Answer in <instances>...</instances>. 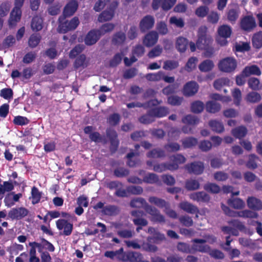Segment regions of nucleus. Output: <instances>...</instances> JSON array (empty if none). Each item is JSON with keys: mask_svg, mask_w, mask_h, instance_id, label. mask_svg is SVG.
<instances>
[{"mask_svg": "<svg viewBox=\"0 0 262 262\" xmlns=\"http://www.w3.org/2000/svg\"><path fill=\"white\" fill-rule=\"evenodd\" d=\"M212 42V37L207 34L206 28H200L198 31L196 47L199 49L205 51V55L206 57H210L213 53V49L211 47Z\"/></svg>", "mask_w": 262, "mask_h": 262, "instance_id": "obj_1", "label": "nucleus"}, {"mask_svg": "<svg viewBox=\"0 0 262 262\" xmlns=\"http://www.w3.org/2000/svg\"><path fill=\"white\" fill-rule=\"evenodd\" d=\"M66 17L64 16H60L58 18V30L59 33H66L68 31L74 30L79 24L80 22L78 17L75 16L70 21L66 20Z\"/></svg>", "mask_w": 262, "mask_h": 262, "instance_id": "obj_2", "label": "nucleus"}, {"mask_svg": "<svg viewBox=\"0 0 262 262\" xmlns=\"http://www.w3.org/2000/svg\"><path fill=\"white\" fill-rule=\"evenodd\" d=\"M25 0H15L14 7L10 13V17L8 20L10 27H13L16 25L21 18V10Z\"/></svg>", "mask_w": 262, "mask_h": 262, "instance_id": "obj_3", "label": "nucleus"}, {"mask_svg": "<svg viewBox=\"0 0 262 262\" xmlns=\"http://www.w3.org/2000/svg\"><path fill=\"white\" fill-rule=\"evenodd\" d=\"M218 66L220 71L226 73H231L236 69L237 62L234 58L228 57L221 60Z\"/></svg>", "mask_w": 262, "mask_h": 262, "instance_id": "obj_4", "label": "nucleus"}, {"mask_svg": "<svg viewBox=\"0 0 262 262\" xmlns=\"http://www.w3.org/2000/svg\"><path fill=\"white\" fill-rule=\"evenodd\" d=\"M155 19L154 16L146 15L143 16L139 24L140 31L142 33H145L151 30L154 27Z\"/></svg>", "mask_w": 262, "mask_h": 262, "instance_id": "obj_5", "label": "nucleus"}, {"mask_svg": "<svg viewBox=\"0 0 262 262\" xmlns=\"http://www.w3.org/2000/svg\"><path fill=\"white\" fill-rule=\"evenodd\" d=\"M119 3L117 1L113 2L110 5L108 10L102 12L99 15L98 20L99 22H104L110 20L114 17L115 11L118 6Z\"/></svg>", "mask_w": 262, "mask_h": 262, "instance_id": "obj_6", "label": "nucleus"}, {"mask_svg": "<svg viewBox=\"0 0 262 262\" xmlns=\"http://www.w3.org/2000/svg\"><path fill=\"white\" fill-rule=\"evenodd\" d=\"M29 210L25 207L12 208L8 212V216L12 220H20L27 216Z\"/></svg>", "mask_w": 262, "mask_h": 262, "instance_id": "obj_7", "label": "nucleus"}, {"mask_svg": "<svg viewBox=\"0 0 262 262\" xmlns=\"http://www.w3.org/2000/svg\"><path fill=\"white\" fill-rule=\"evenodd\" d=\"M146 212L151 215V222L158 223L165 222L164 216L161 214L160 211L155 207L147 206Z\"/></svg>", "mask_w": 262, "mask_h": 262, "instance_id": "obj_8", "label": "nucleus"}, {"mask_svg": "<svg viewBox=\"0 0 262 262\" xmlns=\"http://www.w3.org/2000/svg\"><path fill=\"white\" fill-rule=\"evenodd\" d=\"M106 133L110 141V151L114 154L117 150L119 144L117 133L114 129H107Z\"/></svg>", "mask_w": 262, "mask_h": 262, "instance_id": "obj_9", "label": "nucleus"}, {"mask_svg": "<svg viewBox=\"0 0 262 262\" xmlns=\"http://www.w3.org/2000/svg\"><path fill=\"white\" fill-rule=\"evenodd\" d=\"M185 168L188 173L199 175L202 174L204 170V165L202 162L195 161L185 165Z\"/></svg>", "mask_w": 262, "mask_h": 262, "instance_id": "obj_10", "label": "nucleus"}, {"mask_svg": "<svg viewBox=\"0 0 262 262\" xmlns=\"http://www.w3.org/2000/svg\"><path fill=\"white\" fill-rule=\"evenodd\" d=\"M132 216L134 217L132 221L136 226H146L148 225V221L142 217L145 215L143 211L139 210H133L130 212Z\"/></svg>", "mask_w": 262, "mask_h": 262, "instance_id": "obj_11", "label": "nucleus"}, {"mask_svg": "<svg viewBox=\"0 0 262 262\" xmlns=\"http://www.w3.org/2000/svg\"><path fill=\"white\" fill-rule=\"evenodd\" d=\"M56 225L59 230L63 229L62 234L65 236H69L71 234L73 225L72 223H69L68 220L64 219H59L56 221Z\"/></svg>", "mask_w": 262, "mask_h": 262, "instance_id": "obj_12", "label": "nucleus"}, {"mask_svg": "<svg viewBox=\"0 0 262 262\" xmlns=\"http://www.w3.org/2000/svg\"><path fill=\"white\" fill-rule=\"evenodd\" d=\"M192 242L193 244L191 247L192 251L207 253L210 250V246L205 244L206 241L204 239L194 238L192 240Z\"/></svg>", "mask_w": 262, "mask_h": 262, "instance_id": "obj_13", "label": "nucleus"}, {"mask_svg": "<svg viewBox=\"0 0 262 262\" xmlns=\"http://www.w3.org/2000/svg\"><path fill=\"white\" fill-rule=\"evenodd\" d=\"M95 128L92 126H86L83 129L84 134L89 135L91 141L95 143L101 142L105 140L103 137L98 132H93Z\"/></svg>", "mask_w": 262, "mask_h": 262, "instance_id": "obj_14", "label": "nucleus"}, {"mask_svg": "<svg viewBox=\"0 0 262 262\" xmlns=\"http://www.w3.org/2000/svg\"><path fill=\"white\" fill-rule=\"evenodd\" d=\"M256 26L255 19L252 15L245 16L241 21V27L244 31H250Z\"/></svg>", "mask_w": 262, "mask_h": 262, "instance_id": "obj_15", "label": "nucleus"}, {"mask_svg": "<svg viewBox=\"0 0 262 262\" xmlns=\"http://www.w3.org/2000/svg\"><path fill=\"white\" fill-rule=\"evenodd\" d=\"M199 84L196 82L191 81L187 82L184 86L183 93L186 97H190L194 95L198 91Z\"/></svg>", "mask_w": 262, "mask_h": 262, "instance_id": "obj_16", "label": "nucleus"}, {"mask_svg": "<svg viewBox=\"0 0 262 262\" xmlns=\"http://www.w3.org/2000/svg\"><path fill=\"white\" fill-rule=\"evenodd\" d=\"M159 35L157 31H151L148 32L143 39V43L146 47H151L156 44Z\"/></svg>", "mask_w": 262, "mask_h": 262, "instance_id": "obj_17", "label": "nucleus"}, {"mask_svg": "<svg viewBox=\"0 0 262 262\" xmlns=\"http://www.w3.org/2000/svg\"><path fill=\"white\" fill-rule=\"evenodd\" d=\"M101 34L97 29H93L90 31L84 38V42L88 46H92L96 43L101 37Z\"/></svg>", "mask_w": 262, "mask_h": 262, "instance_id": "obj_18", "label": "nucleus"}, {"mask_svg": "<svg viewBox=\"0 0 262 262\" xmlns=\"http://www.w3.org/2000/svg\"><path fill=\"white\" fill-rule=\"evenodd\" d=\"M147 232L152 235V236L149 237V241H153L155 243H158L165 239L163 234L161 233L157 229L152 227H149L148 228Z\"/></svg>", "mask_w": 262, "mask_h": 262, "instance_id": "obj_19", "label": "nucleus"}, {"mask_svg": "<svg viewBox=\"0 0 262 262\" xmlns=\"http://www.w3.org/2000/svg\"><path fill=\"white\" fill-rule=\"evenodd\" d=\"M78 7V3L76 1H71L64 7L62 16L70 17L77 11Z\"/></svg>", "mask_w": 262, "mask_h": 262, "instance_id": "obj_20", "label": "nucleus"}, {"mask_svg": "<svg viewBox=\"0 0 262 262\" xmlns=\"http://www.w3.org/2000/svg\"><path fill=\"white\" fill-rule=\"evenodd\" d=\"M178 169L177 164H171L169 163H157L154 165L152 169L157 172H162L166 170H176Z\"/></svg>", "mask_w": 262, "mask_h": 262, "instance_id": "obj_21", "label": "nucleus"}, {"mask_svg": "<svg viewBox=\"0 0 262 262\" xmlns=\"http://www.w3.org/2000/svg\"><path fill=\"white\" fill-rule=\"evenodd\" d=\"M247 203L248 207L254 211H259L262 209L261 201L255 197H249Z\"/></svg>", "mask_w": 262, "mask_h": 262, "instance_id": "obj_22", "label": "nucleus"}, {"mask_svg": "<svg viewBox=\"0 0 262 262\" xmlns=\"http://www.w3.org/2000/svg\"><path fill=\"white\" fill-rule=\"evenodd\" d=\"M190 198L193 201L203 203H207L210 200L209 194L204 191L192 193L190 195Z\"/></svg>", "mask_w": 262, "mask_h": 262, "instance_id": "obj_23", "label": "nucleus"}, {"mask_svg": "<svg viewBox=\"0 0 262 262\" xmlns=\"http://www.w3.org/2000/svg\"><path fill=\"white\" fill-rule=\"evenodd\" d=\"M120 212V208L114 205H108L104 206L102 212L103 214L109 216H114L119 214Z\"/></svg>", "mask_w": 262, "mask_h": 262, "instance_id": "obj_24", "label": "nucleus"}, {"mask_svg": "<svg viewBox=\"0 0 262 262\" xmlns=\"http://www.w3.org/2000/svg\"><path fill=\"white\" fill-rule=\"evenodd\" d=\"M148 201L150 204H154L160 208L167 209L169 207V204L167 202L157 196H150L148 198Z\"/></svg>", "mask_w": 262, "mask_h": 262, "instance_id": "obj_25", "label": "nucleus"}, {"mask_svg": "<svg viewBox=\"0 0 262 262\" xmlns=\"http://www.w3.org/2000/svg\"><path fill=\"white\" fill-rule=\"evenodd\" d=\"M243 74L246 77H249L251 75L260 76L261 74L259 68L256 65H252L250 66H246L243 70Z\"/></svg>", "mask_w": 262, "mask_h": 262, "instance_id": "obj_26", "label": "nucleus"}, {"mask_svg": "<svg viewBox=\"0 0 262 262\" xmlns=\"http://www.w3.org/2000/svg\"><path fill=\"white\" fill-rule=\"evenodd\" d=\"M125 40V34L122 31H119L113 35L112 39V43L115 46H121L124 43Z\"/></svg>", "mask_w": 262, "mask_h": 262, "instance_id": "obj_27", "label": "nucleus"}, {"mask_svg": "<svg viewBox=\"0 0 262 262\" xmlns=\"http://www.w3.org/2000/svg\"><path fill=\"white\" fill-rule=\"evenodd\" d=\"M130 206L133 208H143L146 211L147 206H150L142 198H137L132 199L130 202Z\"/></svg>", "mask_w": 262, "mask_h": 262, "instance_id": "obj_28", "label": "nucleus"}, {"mask_svg": "<svg viewBox=\"0 0 262 262\" xmlns=\"http://www.w3.org/2000/svg\"><path fill=\"white\" fill-rule=\"evenodd\" d=\"M74 67L76 69H78L80 68L84 69L88 67V61H86V56L83 54H80L78 56L74 62Z\"/></svg>", "mask_w": 262, "mask_h": 262, "instance_id": "obj_29", "label": "nucleus"}, {"mask_svg": "<svg viewBox=\"0 0 262 262\" xmlns=\"http://www.w3.org/2000/svg\"><path fill=\"white\" fill-rule=\"evenodd\" d=\"M188 45V40L183 37H179L177 38L176 47L177 50L180 53H184L186 51Z\"/></svg>", "mask_w": 262, "mask_h": 262, "instance_id": "obj_30", "label": "nucleus"}, {"mask_svg": "<svg viewBox=\"0 0 262 262\" xmlns=\"http://www.w3.org/2000/svg\"><path fill=\"white\" fill-rule=\"evenodd\" d=\"M219 36L222 38H229L232 33L231 28L227 25L220 26L217 29Z\"/></svg>", "mask_w": 262, "mask_h": 262, "instance_id": "obj_31", "label": "nucleus"}, {"mask_svg": "<svg viewBox=\"0 0 262 262\" xmlns=\"http://www.w3.org/2000/svg\"><path fill=\"white\" fill-rule=\"evenodd\" d=\"M179 206L180 208L184 211L191 214H194L199 212V209L196 206L187 202L181 203Z\"/></svg>", "mask_w": 262, "mask_h": 262, "instance_id": "obj_32", "label": "nucleus"}, {"mask_svg": "<svg viewBox=\"0 0 262 262\" xmlns=\"http://www.w3.org/2000/svg\"><path fill=\"white\" fill-rule=\"evenodd\" d=\"M228 205L236 209H241L245 206L244 202L239 198H232L227 201Z\"/></svg>", "mask_w": 262, "mask_h": 262, "instance_id": "obj_33", "label": "nucleus"}, {"mask_svg": "<svg viewBox=\"0 0 262 262\" xmlns=\"http://www.w3.org/2000/svg\"><path fill=\"white\" fill-rule=\"evenodd\" d=\"M214 66L213 62L211 60L206 59L199 65V69L202 72H208L213 69Z\"/></svg>", "mask_w": 262, "mask_h": 262, "instance_id": "obj_34", "label": "nucleus"}, {"mask_svg": "<svg viewBox=\"0 0 262 262\" xmlns=\"http://www.w3.org/2000/svg\"><path fill=\"white\" fill-rule=\"evenodd\" d=\"M151 113L155 117L161 118L166 116L169 113V110L166 107L160 106L151 109Z\"/></svg>", "mask_w": 262, "mask_h": 262, "instance_id": "obj_35", "label": "nucleus"}, {"mask_svg": "<svg viewBox=\"0 0 262 262\" xmlns=\"http://www.w3.org/2000/svg\"><path fill=\"white\" fill-rule=\"evenodd\" d=\"M41 36L39 33H33L29 38L28 46L31 48H36L40 43Z\"/></svg>", "mask_w": 262, "mask_h": 262, "instance_id": "obj_36", "label": "nucleus"}, {"mask_svg": "<svg viewBox=\"0 0 262 262\" xmlns=\"http://www.w3.org/2000/svg\"><path fill=\"white\" fill-rule=\"evenodd\" d=\"M253 47L259 49L262 47V32L259 31L255 33L252 38Z\"/></svg>", "mask_w": 262, "mask_h": 262, "instance_id": "obj_37", "label": "nucleus"}, {"mask_svg": "<svg viewBox=\"0 0 262 262\" xmlns=\"http://www.w3.org/2000/svg\"><path fill=\"white\" fill-rule=\"evenodd\" d=\"M31 203L33 205L38 203L42 196V192L39 191L36 186L32 187L31 189Z\"/></svg>", "mask_w": 262, "mask_h": 262, "instance_id": "obj_38", "label": "nucleus"}, {"mask_svg": "<svg viewBox=\"0 0 262 262\" xmlns=\"http://www.w3.org/2000/svg\"><path fill=\"white\" fill-rule=\"evenodd\" d=\"M221 109V105L214 101H209L206 104V111L211 113H215Z\"/></svg>", "mask_w": 262, "mask_h": 262, "instance_id": "obj_39", "label": "nucleus"}, {"mask_svg": "<svg viewBox=\"0 0 262 262\" xmlns=\"http://www.w3.org/2000/svg\"><path fill=\"white\" fill-rule=\"evenodd\" d=\"M247 133V129L246 127L240 126L232 130V134L236 138L241 139L244 137Z\"/></svg>", "mask_w": 262, "mask_h": 262, "instance_id": "obj_40", "label": "nucleus"}, {"mask_svg": "<svg viewBox=\"0 0 262 262\" xmlns=\"http://www.w3.org/2000/svg\"><path fill=\"white\" fill-rule=\"evenodd\" d=\"M209 125L213 132L217 133H221L224 130L223 123L215 120H210L209 122Z\"/></svg>", "mask_w": 262, "mask_h": 262, "instance_id": "obj_41", "label": "nucleus"}, {"mask_svg": "<svg viewBox=\"0 0 262 262\" xmlns=\"http://www.w3.org/2000/svg\"><path fill=\"white\" fill-rule=\"evenodd\" d=\"M43 20L41 18L38 16L33 17L32 19L31 27L34 31H38L42 28Z\"/></svg>", "mask_w": 262, "mask_h": 262, "instance_id": "obj_42", "label": "nucleus"}, {"mask_svg": "<svg viewBox=\"0 0 262 262\" xmlns=\"http://www.w3.org/2000/svg\"><path fill=\"white\" fill-rule=\"evenodd\" d=\"M146 156L149 158H160L165 156V151L161 148H154L148 151Z\"/></svg>", "mask_w": 262, "mask_h": 262, "instance_id": "obj_43", "label": "nucleus"}, {"mask_svg": "<svg viewBox=\"0 0 262 262\" xmlns=\"http://www.w3.org/2000/svg\"><path fill=\"white\" fill-rule=\"evenodd\" d=\"M199 119L195 116L192 115H187L184 116L182 121L183 123L189 125H195L199 123Z\"/></svg>", "mask_w": 262, "mask_h": 262, "instance_id": "obj_44", "label": "nucleus"}, {"mask_svg": "<svg viewBox=\"0 0 262 262\" xmlns=\"http://www.w3.org/2000/svg\"><path fill=\"white\" fill-rule=\"evenodd\" d=\"M204 189L206 191L213 194L219 193L221 191V188L217 184L210 182L204 185Z\"/></svg>", "mask_w": 262, "mask_h": 262, "instance_id": "obj_45", "label": "nucleus"}, {"mask_svg": "<svg viewBox=\"0 0 262 262\" xmlns=\"http://www.w3.org/2000/svg\"><path fill=\"white\" fill-rule=\"evenodd\" d=\"M248 86L253 91H257L261 89L262 85H260L259 80L255 77H251L248 80Z\"/></svg>", "mask_w": 262, "mask_h": 262, "instance_id": "obj_46", "label": "nucleus"}, {"mask_svg": "<svg viewBox=\"0 0 262 262\" xmlns=\"http://www.w3.org/2000/svg\"><path fill=\"white\" fill-rule=\"evenodd\" d=\"M237 216L242 217L244 218H252L256 219L258 216L257 212L250 210H244L238 211Z\"/></svg>", "mask_w": 262, "mask_h": 262, "instance_id": "obj_47", "label": "nucleus"}, {"mask_svg": "<svg viewBox=\"0 0 262 262\" xmlns=\"http://www.w3.org/2000/svg\"><path fill=\"white\" fill-rule=\"evenodd\" d=\"M14 189V186L11 182L4 181L3 184L0 183V196L3 197L6 192H9Z\"/></svg>", "mask_w": 262, "mask_h": 262, "instance_id": "obj_48", "label": "nucleus"}, {"mask_svg": "<svg viewBox=\"0 0 262 262\" xmlns=\"http://www.w3.org/2000/svg\"><path fill=\"white\" fill-rule=\"evenodd\" d=\"M259 160L258 156L255 154H251L249 156V160L246 164V167L250 169H255L257 167L256 161Z\"/></svg>", "mask_w": 262, "mask_h": 262, "instance_id": "obj_49", "label": "nucleus"}, {"mask_svg": "<svg viewBox=\"0 0 262 262\" xmlns=\"http://www.w3.org/2000/svg\"><path fill=\"white\" fill-rule=\"evenodd\" d=\"M198 140L194 137H188L182 141V145L185 148H191L198 144Z\"/></svg>", "mask_w": 262, "mask_h": 262, "instance_id": "obj_50", "label": "nucleus"}, {"mask_svg": "<svg viewBox=\"0 0 262 262\" xmlns=\"http://www.w3.org/2000/svg\"><path fill=\"white\" fill-rule=\"evenodd\" d=\"M185 188L189 191L197 190L200 188V183L196 180H187L185 182Z\"/></svg>", "mask_w": 262, "mask_h": 262, "instance_id": "obj_51", "label": "nucleus"}, {"mask_svg": "<svg viewBox=\"0 0 262 262\" xmlns=\"http://www.w3.org/2000/svg\"><path fill=\"white\" fill-rule=\"evenodd\" d=\"M155 117L151 113V110L148 111V113L142 115L139 118V121L143 124H147L152 123L155 121Z\"/></svg>", "mask_w": 262, "mask_h": 262, "instance_id": "obj_52", "label": "nucleus"}, {"mask_svg": "<svg viewBox=\"0 0 262 262\" xmlns=\"http://www.w3.org/2000/svg\"><path fill=\"white\" fill-rule=\"evenodd\" d=\"M40 252H43V249L48 250L50 252H53L55 247L53 245L43 237H40Z\"/></svg>", "mask_w": 262, "mask_h": 262, "instance_id": "obj_53", "label": "nucleus"}, {"mask_svg": "<svg viewBox=\"0 0 262 262\" xmlns=\"http://www.w3.org/2000/svg\"><path fill=\"white\" fill-rule=\"evenodd\" d=\"M129 170L123 167H118L114 169V175L117 178H124L128 176Z\"/></svg>", "mask_w": 262, "mask_h": 262, "instance_id": "obj_54", "label": "nucleus"}, {"mask_svg": "<svg viewBox=\"0 0 262 262\" xmlns=\"http://www.w3.org/2000/svg\"><path fill=\"white\" fill-rule=\"evenodd\" d=\"M204 108V104L203 102L198 100L193 102L191 104V111L196 114L201 113Z\"/></svg>", "mask_w": 262, "mask_h": 262, "instance_id": "obj_55", "label": "nucleus"}, {"mask_svg": "<svg viewBox=\"0 0 262 262\" xmlns=\"http://www.w3.org/2000/svg\"><path fill=\"white\" fill-rule=\"evenodd\" d=\"M261 99L260 94L255 92H251L249 93L246 97L247 102L250 103H257Z\"/></svg>", "mask_w": 262, "mask_h": 262, "instance_id": "obj_56", "label": "nucleus"}, {"mask_svg": "<svg viewBox=\"0 0 262 262\" xmlns=\"http://www.w3.org/2000/svg\"><path fill=\"white\" fill-rule=\"evenodd\" d=\"M163 75V71H159L155 73H148L147 74L145 77L146 79L150 81H158L162 79Z\"/></svg>", "mask_w": 262, "mask_h": 262, "instance_id": "obj_57", "label": "nucleus"}, {"mask_svg": "<svg viewBox=\"0 0 262 262\" xmlns=\"http://www.w3.org/2000/svg\"><path fill=\"white\" fill-rule=\"evenodd\" d=\"M156 30L158 34H160L162 35H165L167 34L168 32V29L167 28V26L165 22L161 21L158 22L156 25Z\"/></svg>", "mask_w": 262, "mask_h": 262, "instance_id": "obj_58", "label": "nucleus"}, {"mask_svg": "<svg viewBox=\"0 0 262 262\" xmlns=\"http://www.w3.org/2000/svg\"><path fill=\"white\" fill-rule=\"evenodd\" d=\"M115 28V25L112 23H106L102 25L98 31L101 36L104 35L105 33L111 32Z\"/></svg>", "mask_w": 262, "mask_h": 262, "instance_id": "obj_59", "label": "nucleus"}, {"mask_svg": "<svg viewBox=\"0 0 262 262\" xmlns=\"http://www.w3.org/2000/svg\"><path fill=\"white\" fill-rule=\"evenodd\" d=\"M143 180V182L149 184L157 183L159 181L158 176L154 173H149L147 174L144 177Z\"/></svg>", "mask_w": 262, "mask_h": 262, "instance_id": "obj_60", "label": "nucleus"}, {"mask_svg": "<svg viewBox=\"0 0 262 262\" xmlns=\"http://www.w3.org/2000/svg\"><path fill=\"white\" fill-rule=\"evenodd\" d=\"M198 61V59L196 57H191L189 58L185 65L186 70L188 72H191L196 68V64Z\"/></svg>", "mask_w": 262, "mask_h": 262, "instance_id": "obj_61", "label": "nucleus"}, {"mask_svg": "<svg viewBox=\"0 0 262 262\" xmlns=\"http://www.w3.org/2000/svg\"><path fill=\"white\" fill-rule=\"evenodd\" d=\"M183 100V98L176 95L169 96L167 98L168 104L173 106L180 105Z\"/></svg>", "mask_w": 262, "mask_h": 262, "instance_id": "obj_62", "label": "nucleus"}, {"mask_svg": "<svg viewBox=\"0 0 262 262\" xmlns=\"http://www.w3.org/2000/svg\"><path fill=\"white\" fill-rule=\"evenodd\" d=\"M228 223L240 231L246 232V227L245 225L240 221L238 220H232L229 221Z\"/></svg>", "mask_w": 262, "mask_h": 262, "instance_id": "obj_63", "label": "nucleus"}, {"mask_svg": "<svg viewBox=\"0 0 262 262\" xmlns=\"http://www.w3.org/2000/svg\"><path fill=\"white\" fill-rule=\"evenodd\" d=\"M179 220L182 225L187 227L192 226L193 224L192 218L186 215L180 216Z\"/></svg>", "mask_w": 262, "mask_h": 262, "instance_id": "obj_64", "label": "nucleus"}]
</instances>
